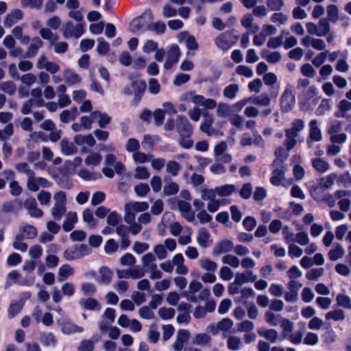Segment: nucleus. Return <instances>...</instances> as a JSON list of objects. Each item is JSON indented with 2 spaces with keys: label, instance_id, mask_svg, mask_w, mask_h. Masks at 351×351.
<instances>
[{
  "label": "nucleus",
  "instance_id": "nucleus-1",
  "mask_svg": "<svg viewBox=\"0 0 351 351\" xmlns=\"http://www.w3.org/2000/svg\"><path fill=\"white\" fill-rule=\"evenodd\" d=\"M93 250L85 244H76L66 249L63 254L64 258L67 261L80 259L90 254Z\"/></svg>",
  "mask_w": 351,
  "mask_h": 351
},
{
  "label": "nucleus",
  "instance_id": "nucleus-2",
  "mask_svg": "<svg viewBox=\"0 0 351 351\" xmlns=\"http://www.w3.org/2000/svg\"><path fill=\"white\" fill-rule=\"evenodd\" d=\"M146 86V83L143 80H134L130 86H125L123 88V93L126 95L134 94L133 102L137 104L141 99L145 91Z\"/></svg>",
  "mask_w": 351,
  "mask_h": 351
},
{
  "label": "nucleus",
  "instance_id": "nucleus-3",
  "mask_svg": "<svg viewBox=\"0 0 351 351\" xmlns=\"http://www.w3.org/2000/svg\"><path fill=\"white\" fill-rule=\"evenodd\" d=\"M295 104L294 88L292 85H287L280 99V106L282 110L290 111Z\"/></svg>",
  "mask_w": 351,
  "mask_h": 351
},
{
  "label": "nucleus",
  "instance_id": "nucleus-4",
  "mask_svg": "<svg viewBox=\"0 0 351 351\" xmlns=\"http://www.w3.org/2000/svg\"><path fill=\"white\" fill-rule=\"evenodd\" d=\"M62 35L64 38L74 37L80 38L84 33V26L80 23L75 25L71 21H67L62 29Z\"/></svg>",
  "mask_w": 351,
  "mask_h": 351
},
{
  "label": "nucleus",
  "instance_id": "nucleus-5",
  "mask_svg": "<svg viewBox=\"0 0 351 351\" xmlns=\"http://www.w3.org/2000/svg\"><path fill=\"white\" fill-rule=\"evenodd\" d=\"M176 131L180 136H191L193 128L188 119L184 115H178L176 120Z\"/></svg>",
  "mask_w": 351,
  "mask_h": 351
},
{
  "label": "nucleus",
  "instance_id": "nucleus-6",
  "mask_svg": "<svg viewBox=\"0 0 351 351\" xmlns=\"http://www.w3.org/2000/svg\"><path fill=\"white\" fill-rule=\"evenodd\" d=\"M215 43L216 46L222 51L229 49L235 43L233 39V32L226 31L220 34L215 38Z\"/></svg>",
  "mask_w": 351,
  "mask_h": 351
},
{
  "label": "nucleus",
  "instance_id": "nucleus-7",
  "mask_svg": "<svg viewBox=\"0 0 351 351\" xmlns=\"http://www.w3.org/2000/svg\"><path fill=\"white\" fill-rule=\"evenodd\" d=\"M51 183L45 178L36 177L35 175L27 179V188L32 192H36L40 187L49 188Z\"/></svg>",
  "mask_w": 351,
  "mask_h": 351
},
{
  "label": "nucleus",
  "instance_id": "nucleus-8",
  "mask_svg": "<svg viewBox=\"0 0 351 351\" xmlns=\"http://www.w3.org/2000/svg\"><path fill=\"white\" fill-rule=\"evenodd\" d=\"M23 207L32 217L40 218L43 215V210L38 208L36 199L33 197H29L24 201Z\"/></svg>",
  "mask_w": 351,
  "mask_h": 351
},
{
  "label": "nucleus",
  "instance_id": "nucleus-9",
  "mask_svg": "<svg viewBox=\"0 0 351 351\" xmlns=\"http://www.w3.org/2000/svg\"><path fill=\"white\" fill-rule=\"evenodd\" d=\"M124 221L130 226V232L134 235L138 234L142 230V226L136 221L135 213L129 210L125 206H124Z\"/></svg>",
  "mask_w": 351,
  "mask_h": 351
},
{
  "label": "nucleus",
  "instance_id": "nucleus-10",
  "mask_svg": "<svg viewBox=\"0 0 351 351\" xmlns=\"http://www.w3.org/2000/svg\"><path fill=\"white\" fill-rule=\"evenodd\" d=\"M302 45L305 47H312L313 49L322 51L326 47L324 40L318 38H314L311 36H306L300 40Z\"/></svg>",
  "mask_w": 351,
  "mask_h": 351
},
{
  "label": "nucleus",
  "instance_id": "nucleus-11",
  "mask_svg": "<svg viewBox=\"0 0 351 351\" xmlns=\"http://www.w3.org/2000/svg\"><path fill=\"white\" fill-rule=\"evenodd\" d=\"M310 131L309 136L307 139V145L308 147L313 146V141H320L322 138L321 130L317 127V121L315 119L311 120L309 123Z\"/></svg>",
  "mask_w": 351,
  "mask_h": 351
},
{
  "label": "nucleus",
  "instance_id": "nucleus-12",
  "mask_svg": "<svg viewBox=\"0 0 351 351\" xmlns=\"http://www.w3.org/2000/svg\"><path fill=\"white\" fill-rule=\"evenodd\" d=\"M202 116L204 119L200 125L199 129L208 136H212L215 132V129L213 128L214 118L213 115L208 112H204Z\"/></svg>",
  "mask_w": 351,
  "mask_h": 351
},
{
  "label": "nucleus",
  "instance_id": "nucleus-13",
  "mask_svg": "<svg viewBox=\"0 0 351 351\" xmlns=\"http://www.w3.org/2000/svg\"><path fill=\"white\" fill-rule=\"evenodd\" d=\"M180 56V49L178 45H172L167 51V58L164 64V68L167 70L170 69L172 66L178 62Z\"/></svg>",
  "mask_w": 351,
  "mask_h": 351
},
{
  "label": "nucleus",
  "instance_id": "nucleus-14",
  "mask_svg": "<svg viewBox=\"0 0 351 351\" xmlns=\"http://www.w3.org/2000/svg\"><path fill=\"white\" fill-rule=\"evenodd\" d=\"M234 248V243L228 239H223L217 242L213 248V254L215 256L231 252Z\"/></svg>",
  "mask_w": 351,
  "mask_h": 351
},
{
  "label": "nucleus",
  "instance_id": "nucleus-15",
  "mask_svg": "<svg viewBox=\"0 0 351 351\" xmlns=\"http://www.w3.org/2000/svg\"><path fill=\"white\" fill-rule=\"evenodd\" d=\"M23 17V12L19 9L12 10L6 16L3 21V25L5 27H11Z\"/></svg>",
  "mask_w": 351,
  "mask_h": 351
},
{
  "label": "nucleus",
  "instance_id": "nucleus-16",
  "mask_svg": "<svg viewBox=\"0 0 351 351\" xmlns=\"http://www.w3.org/2000/svg\"><path fill=\"white\" fill-rule=\"evenodd\" d=\"M58 322L61 326V331L65 335H70L84 332L83 327L77 326L69 320H63L61 322Z\"/></svg>",
  "mask_w": 351,
  "mask_h": 351
},
{
  "label": "nucleus",
  "instance_id": "nucleus-17",
  "mask_svg": "<svg viewBox=\"0 0 351 351\" xmlns=\"http://www.w3.org/2000/svg\"><path fill=\"white\" fill-rule=\"evenodd\" d=\"M257 280V276L252 270H245L243 273H237L234 278V284L241 285L247 282H253Z\"/></svg>",
  "mask_w": 351,
  "mask_h": 351
},
{
  "label": "nucleus",
  "instance_id": "nucleus-18",
  "mask_svg": "<svg viewBox=\"0 0 351 351\" xmlns=\"http://www.w3.org/2000/svg\"><path fill=\"white\" fill-rule=\"evenodd\" d=\"M257 332L260 337H264L271 343H276L279 336L278 331L274 328H260Z\"/></svg>",
  "mask_w": 351,
  "mask_h": 351
},
{
  "label": "nucleus",
  "instance_id": "nucleus-19",
  "mask_svg": "<svg viewBox=\"0 0 351 351\" xmlns=\"http://www.w3.org/2000/svg\"><path fill=\"white\" fill-rule=\"evenodd\" d=\"M43 45V42L38 37H34L32 39L31 43L27 49L25 53V57L34 58L36 54L39 49Z\"/></svg>",
  "mask_w": 351,
  "mask_h": 351
},
{
  "label": "nucleus",
  "instance_id": "nucleus-20",
  "mask_svg": "<svg viewBox=\"0 0 351 351\" xmlns=\"http://www.w3.org/2000/svg\"><path fill=\"white\" fill-rule=\"evenodd\" d=\"M210 238V234L206 228H202L198 230L197 236V243L200 247L203 248L208 247L211 243Z\"/></svg>",
  "mask_w": 351,
  "mask_h": 351
},
{
  "label": "nucleus",
  "instance_id": "nucleus-21",
  "mask_svg": "<svg viewBox=\"0 0 351 351\" xmlns=\"http://www.w3.org/2000/svg\"><path fill=\"white\" fill-rule=\"evenodd\" d=\"M184 259L182 254H176L172 258L173 265L176 266V272L178 274L185 275L188 273V267L184 265Z\"/></svg>",
  "mask_w": 351,
  "mask_h": 351
},
{
  "label": "nucleus",
  "instance_id": "nucleus-22",
  "mask_svg": "<svg viewBox=\"0 0 351 351\" xmlns=\"http://www.w3.org/2000/svg\"><path fill=\"white\" fill-rule=\"evenodd\" d=\"M254 17L251 14H245L241 20V25L247 29L252 33H256L259 30V26L253 23Z\"/></svg>",
  "mask_w": 351,
  "mask_h": 351
},
{
  "label": "nucleus",
  "instance_id": "nucleus-23",
  "mask_svg": "<svg viewBox=\"0 0 351 351\" xmlns=\"http://www.w3.org/2000/svg\"><path fill=\"white\" fill-rule=\"evenodd\" d=\"M78 217L76 212L69 211L66 213V219L62 223V228L66 232H70L77 222Z\"/></svg>",
  "mask_w": 351,
  "mask_h": 351
},
{
  "label": "nucleus",
  "instance_id": "nucleus-24",
  "mask_svg": "<svg viewBox=\"0 0 351 351\" xmlns=\"http://www.w3.org/2000/svg\"><path fill=\"white\" fill-rule=\"evenodd\" d=\"M80 305L86 310L99 311L101 305L93 298H83L80 300Z\"/></svg>",
  "mask_w": 351,
  "mask_h": 351
},
{
  "label": "nucleus",
  "instance_id": "nucleus-25",
  "mask_svg": "<svg viewBox=\"0 0 351 351\" xmlns=\"http://www.w3.org/2000/svg\"><path fill=\"white\" fill-rule=\"evenodd\" d=\"M74 142L80 146L86 144L89 147H93L96 143V141L91 134L87 135L77 134L74 137Z\"/></svg>",
  "mask_w": 351,
  "mask_h": 351
},
{
  "label": "nucleus",
  "instance_id": "nucleus-26",
  "mask_svg": "<svg viewBox=\"0 0 351 351\" xmlns=\"http://www.w3.org/2000/svg\"><path fill=\"white\" fill-rule=\"evenodd\" d=\"M91 117L95 119V121H97L98 125L101 128H105L111 122V117L100 111L91 112Z\"/></svg>",
  "mask_w": 351,
  "mask_h": 351
},
{
  "label": "nucleus",
  "instance_id": "nucleus-27",
  "mask_svg": "<svg viewBox=\"0 0 351 351\" xmlns=\"http://www.w3.org/2000/svg\"><path fill=\"white\" fill-rule=\"evenodd\" d=\"M345 254L343 247L338 243L332 245V249L328 252V256L330 260L335 261L341 258Z\"/></svg>",
  "mask_w": 351,
  "mask_h": 351
},
{
  "label": "nucleus",
  "instance_id": "nucleus-28",
  "mask_svg": "<svg viewBox=\"0 0 351 351\" xmlns=\"http://www.w3.org/2000/svg\"><path fill=\"white\" fill-rule=\"evenodd\" d=\"M19 236H22L23 239H32L36 237L38 232L36 229L29 224L24 225L20 228Z\"/></svg>",
  "mask_w": 351,
  "mask_h": 351
},
{
  "label": "nucleus",
  "instance_id": "nucleus-29",
  "mask_svg": "<svg viewBox=\"0 0 351 351\" xmlns=\"http://www.w3.org/2000/svg\"><path fill=\"white\" fill-rule=\"evenodd\" d=\"M61 152L63 154L69 156L77 153V148L67 138H63L60 143Z\"/></svg>",
  "mask_w": 351,
  "mask_h": 351
},
{
  "label": "nucleus",
  "instance_id": "nucleus-30",
  "mask_svg": "<svg viewBox=\"0 0 351 351\" xmlns=\"http://www.w3.org/2000/svg\"><path fill=\"white\" fill-rule=\"evenodd\" d=\"M261 56L265 59L267 62L271 64H275L279 62L282 58V56L278 51H269L266 49H263L261 51Z\"/></svg>",
  "mask_w": 351,
  "mask_h": 351
},
{
  "label": "nucleus",
  "instance_id": "nucleus-31",
  "mask_svg": "<svg viewBox=\"0 0 351 351\" xmlns=\"http://www.w3.org/2000/svg\"><path fill=\"white\" fill-rule=\"evenodd\" d=\"M216 114L221 118H226L231 115L232 106L226 103L220 102L217 104Z\"/></svg>",
  "mask_w": 351,
  "mask_h": 351
},
{
  "label": "nucleus",
  "instance_id": "nucleus-32",
  "mask_svg": "<svg viewBox=\"0 0 351 351\" xmlns=\"http://www.w3.org/2000/svg\"><path fill=\"white\" fill-rule=\"evenodd\" d=\"M129 210L134 213L135 212H143L148 209L149 204L145 202H132L128 203L125 205Z\"/></svg>",
  "mask_w": 351,
  "mask_h": 351
},
{
  "label": "nucleus",
  "instance_id": "nucleus-33",
  "mask_svg": "<svg viewBox=\"0 0 351 351\" xmlns=\"http://www.w3.org/2000/svg\"><path fill=\"white\" fill-rule=\"evenodd\" d=\"M166 184L163 188V193L167 195H173L176 194L179 191V186L177 183L173 182L171 180L165 179Z\"/></svg>",
  "mask_w": 351,
  "mask_h": 351
},
{
  "label": "nucleus",
  "instance_id": "nucleus-34",
  "mask_svg": "<svg viewBox=\"0 0 351 351\" xmlns=\"http://www.w3.org/2000/svg\"><path fill=\"white\" fill-rule=\"evenodd\" d=\"M200 95H196L193 91H189L183 93L179 97L180 101L185 103L192 102L195 105H198L200 99Z\"/></svg>",
  "mask_w": 351,
  "mask_h": 351
},
{
  "label": "nucleus",
  "instance_id": "nucleus-35",
  "mask_svg": "<svg viewBox=\"0 0 351 351\" xmlns=\"http://www.w3.org/2000/svg\"><path fill=\"white\" fill-rule=\"evenodd\" d=\"M64 80L69 85H73L80 82L79 75L71 69H65L63 71Z\"/></svg>",
  "mask_w": 351,
  "mask_h": 351
},
{
  "label": "nucleus",
  "instance_id": "nucleus-36",
  "mask_svg": "<svg viewBox=\"0 0 351 351\" xmlns=\"http://www.w3.org/2000/svg\"><path fill=\"white\" fill-rule=\"evenodd\" d=\"M14 167L19 173L25 174L27 176V179L35 175L34 171L25 162H18L15 165Z\"/></svg>",
  "mask_w": 351,
  "mask_h": 351
},
{
  "label": "nucleus",
  "instance_id": "nucleus-37",
  "mask_svg": "<svg viewBox=\"0 0 351 351\" xmlns=\"http://www.w3.org/2000/svg\"><path fill=\"white\" fill-rule=\"evenodd\" d=\"M282 319L280 315H276L271 311H267L264 314L265 322L272 326L278 325Z\"/></svg>",
  "mask_w": 351,
  "mask_h": 351
},
{
  "label": "nucleus",
  "instance_id": "nucleus-38",
  "mask_svg": "<svg viewBox=\"0 0 351 351\" xmlns=\"http://www.w3.org/2000/svg\"><path fill=\"white\" fill-rule=\"evenodd\" d=\"M247 101L258 106H267L270 104V99L267 94L263 93L258 96L249 98Z\"/></svg>",
  "mask_w": 351,
  "mask_h": 351
},
{
  "label": "nucleus",
  "instance_id": "nucleus-39",
  "mask_svg": "<svg viewBox=\"0 0 351 351\" xmlns=\"http://www.w3.org/2000/svg\"><path fill=\"white\" fill-rule=\"evenodd\" d=\"M227 346L229 350L236 351L243 346L241 339L237 336L231 335L228 338Z\"/></svg>",
  "mask_w": 351,
  "mask_h": 351
},
{
  "label": "nucleus",
  "instance_id": "nucleus-40",
  "mask_svg": "<svg viewBox=\"0 0 351 351\" xmlns=\"http://www.w3.org/2000/svg\"><path fill=\"white\" fill-rule=\"evenodd\" d=\"M83 220L90 228H95L97 225V221L95 219L93 212L89 208H86L82 212Z\"/></svg>",
  "mask_w": 351,
  "mask_h": 351
},
{
  "label": "nucleus",
  "instance_id": "nucleus-41",
  "mask_svg": "<svg viewBox=\"0 0 351 351\" xmlns=\"http://www.w3.org/2000/svg\"><path fill=\"white\" fill-rule=\"evenodd\" d=\"M237 191V189L234 184H225L216 188V193L221 197L229 196Z\"/></svg>",
  "mask_w": 351,
  "mask_h": 351
},
{
  "label": "nucleus",
  "instance_id": "nucleus-42",
  "mask_svg": "<svg viewBox=\"0 0 351 351\" xmlns=\"http://www.w3.org/2000/svg\"><path fill=\"white\" fill-rule=\"evenodd\" d=\"M23 305L22 301L11 303L8 309V318L13 319L16 317L21 311Z\"/></svg>",
  "mask_w": 351,
  "mask_h": 351
},
{
  "label": "nucleus",
  "instance_id": "nucleus-43",
  "mask_svg": "<svg viewBox=\"0 0 351 351\" xmlns=\"http://www.w3.org/2000/svg\"><path fill=\"white\" fill-rule=\"evenodd\" d=\"M313 168L318 172L323 173L329 169V163L322 158H315L312 160Z\"/></svg>",
  "mask_w": 351,
  "mask_h": 351
},
{
  "label": "nucleus",
  "instance_id": "nucleus-44",
  "mask_svg": "<svg viewBox=\"0 0 351 351\" xmlns=\"http://www.w3.org/2000/svg\"><path fill=\"white\" fill-rule=\"evenodd\" d=\"M328 21H329L325 18L319 19L317 25L319 37L325 36L329 34L330 31V25Z\"/></svg>",
  "mask_w": 351,
  "mask_h": 351
},
{
  "label": "nucleus",
  "instance_id": "nucleus-45",
  "mask_svg": "<svg viewBox=\"0 0 351 351\" xmlns=\"http://www.w3.org/2000/svg\"><path fill=\"white\" fill-rule=\"evenodd\" d=\"M335 173H330L325 177L322 178L319 180V186L322 189H328L330 188L335 183V180L337 178Z\"/></svg>",
  "mask_w": 351,
  "mask_h": 351
},
{
  "label": "nucleus",
  "instance_id": "nucleus-46",
  "mask_svg": "<svg viewBox=\"0 0 351 351\" xmlns=\"http://www.w3.org/2000/svg\"><path fill=\"white\" fill-rule=\"evenodd\" d=\"M239 90V86L237 84H232L223 88V95L224 97L230 99H234L236 97L237 93Z\"/></svg>",
  "mask_w": 351,
  "mask_h": 351
},
{
  "label": "nucleus",
  "instance_id": "nucleus-47",
  "mask_svg": "<svg viewBox=\"0 0 351 351\" xmlns=\"http://www.w3.org/2000/svg\"><path fill=\"white\" fill-rule=\"evenodd\" d=\"M147 272L149 273L151 279H160L162 277V272L158 269L157 264L154 262L145 267Z\"/></svg>",
  "mask_w": 351,
  "mask_h": 351
},
{
  "label": "nucleus",
  "instance_id": "nucleus-48",
  "mask_svg": "<svg viewBox=\"0 0 351 351\" xmlns=\"http://www.w3.org/2000/svg\"><path fill=\"white\" fill-rule=\"evenodd\" d=\"M58 38L56 37L53 40L50 41V46L53 47V51L56 53H64L69 49V45L66 42H55Z\"/></svg>",
  "mask_w": 351,
  "mask_h": 351
},
{
  "label": "nucleus",
  "instance_id": "nucleus-49",
  "mask_svg": "<svg viewBox=\"0 0 351 351\" xmlns=\"http://www.w3.org/2000/svg\"><path fill=\"white\" fill-rule=\"evenodd\" d=\"M74 272V269L69 265L65 264L61 266L58 270V278L60 281H63L65 278L71 276Z\"/></svg>",
  "mask_w": 351,
  "mask_h": 351
},
{
  "label": "nucleus",
  "instance_id": "nucleus-50",
  "mask_svg": "<svg viewBox=\"0 0 351 351\" xmlns=\"http://www.w3.org/2000/svg\"><path fill=\"white\" fill-rule=\"evenodd\" d=\"M99 340V337L93 339H84L81 341L79 346L77 347V351H93L94 344Z\"/></svg>",
  "mask_w": 351,
  "mask_h": 351
},
{
  "label": "nucleus",
  "instance_id": "nucleus-51",
  "mask_svg": "<svg viewBox=\"0 0 351 351\" xmlns=\"http://www.w3.org/2000/svg\"><path fill=\"white\" fill-rule=\"evenodd\" d=\"M221 262L223 264L228 265L234 268H237L240 265L239 258L232 254H226L221 258Z\"/></svg>",
  "mask_w": 351,
  "mask_h": 351
},
{
  "label": "nucleus",
  "instance_id": "nucleus-52",
  "mask_svg": "<svg viewBox=\"0 0 351 351\" xmlns=\"http://www.w3.org/2000/svg\"><path fill=\"white\" fill-rule=\"evenodd\" d=\"M325 318L327 320L332 319L334 321H342L345 319V314L343 310L336 309L330 311L326 313Z\"/></svg>",
  "mask_w": 351,
  "mask_h": 351
},
{
  "label": "nucleus",
  "instance_id": "nucleus-53",
  "mask_svg": "<svg viewBox=\"0 0 351 351\" xmlns=\"http://www.w3.org/2000/svg\"><path fill=\"white\" fill-rule=\"evenodd\" d=\"M66 211V206H53L51 209V214L56 221H60Z\"/></svg>",
  "mask_w": 351,
  "mask_h": 351
},
{
  "label": "nucleus",
  "instance_id": "nucleus-54",
  "mask_svg": "<svg viewBox=\"0 0 351 351\" xmlns=\"http://www.w3.org/2000/svg\"><path fill=\"white\" fill-rule=\"evenodd\" d=\"M288 20V16L280 12H274L270 17L271 22L277 24L278 26L285 24Z\"/></svg>",
  "mask_w": 351,
  "mask_h": 351
},
{
  "label": "nucleus",
  "instance_id": "nucleus-55",
  "mask_svg": "<svg viewBox=\"0 0 351 351\" xmlns=\"http://www.w3.org/2000/svg\"><path fill=\"white\" fill-rule=\"evenodd\" d=\"M327 19L329 21L335 23L339 19V10L335 5H330L327 7Z\"/></svg>",
  "mask_w": 351,
  "mask_h": 351
},
{
  "label": "nucleus",
  "instance_id": "nucleus-56",
  "mask_svg": "<svg viewBox=\"0 0 351 351\" xmlns=\"http://www.w3.org/2000/svg\"><path fill=\"white\" fill-rule=\"evenodd\" d=\"M284 178V171L281 168H276L272 171V176L270 178L274 185H280L281 180Z\"/></svg>",
  "mask_w": 351,
  "mask_h": 351
},
{
  "label": "nucleus",
  "instance_id": "nucleus-57",
  "mask_svg": "<svg viewBox=\"0 0 351 351\" xmlns=\"http://www.w3.org/2000/svg\"><path fill=\"white\" fill-rule=\"evenodd\" d=\"M181 169L180 165L175 160H169L166 165V171L172 176H176Z\"/></svg>",
  "mask_w": 351,
  "mask_h": 351
},
{
  "label": "nucleus",
  "instance_id": "nucleus-58",
  "mask_svg": "<svg viewBox=\"0 0 351 351\" xmlns=\"http://www.w3.org/2000/svg\"><path fill=\"white\" fill-rule=\"evenodd\" d=\"M100 282L104 284H108L112 278V272L107 267H102L99 269Z\"/></svg>",
  "mask_w": 351,
  "mask_h": 351
},
{
  "label": "nucleus",
  "instance_id": "nucleus-59",
  "mask_svg": "<svg viewBox=\"0 0 351 351\" xmlns=\"http://www.w3.org/2000/svg\"><path fill=\"white\" fill-rule=\"evenodd\" d=\"M40 341L43 345L49 346H55L56 340L53 333L45 332L41 335Z\"/></svg>",
  "mask_w": 351,
  "mask_h": 351
},
{
  "label": "nucleus",
  "instance_id": "nucleus-60",
  "mask_svg": "<svg viewBox=\"0 0 351 351\" xmlns=\"http://www.w3.org/2000/svg\"><path fill=\"white\" fill-rule=\"evenodd\" d=\"M199 263L202 269L210 272H215L217 267V263L208 258L199 260Z\"/></svg>",
  "mask_w": 351,
  "mask_h": 351
},
{
  "label": "nucleus",
  "instance_id": "nucleus-61",
  "mask_svg": "<svg viewBox=\"0 0 351 351\" xmlns=\"http://www.w3.org/2000/svg\"><path fill=\"white\" fill-rule=\"evenodd\" d=\"M147 29L151 32H154L157 34H161L165 32L166 25L163 22L157 21L151 23L147 25Z\"/></svg>",
  "mask_w": 351,
  "mask_h": 351
},
{
  "label": "nucleus",
  "instance_id": "nucleus-62",
  "mask_svg": "<svg viewBox=\"0 0 351 351\" xmlns=\"http://www.w3.org/2000/svg\"><path fill=\"white\" fill-rule=\"evenodd\" d=\"M0 90L10 95H13L16 93V87L12 81H6L0 84Z\"/></svg>",
  "mask_w": 351,
  "mask_h": 351
},
{
  "label": "nucleus",
  "instance_id": "nucleus-63",
  "mask_svg": "<svg viewBox=\"0 0 351 351\" xmlns=\"http://www.w3.org/2000/svg\"><path fill=\"white\" fill-rule=\"evenodd\" d=\"M300 72L304 77L308 78L313 77L316 74L315 69L309 63L302 64L300 67Z\"/></svg>",
  "mask_w": 351,
  "mask_h": 351
},
{
  "label": "nucleus",
  "instance_id": "nucleus-64",
  "mask_svg": "<svg viewBox=\"0 0 351 351\" xmlns=\"http://www.w3.org/2000/svg\"><path fill=\"white\" fill-rule=\"evenodd\" d=\"M102 159L101 155L99 153L92 152L85 158L84 162L87 165H98Z\"/></svg>",
  "mask_w": 351,
  "mask_h": 351
}]
</instances>
